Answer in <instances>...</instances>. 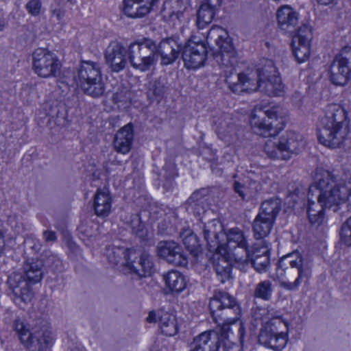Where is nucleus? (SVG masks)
I'll return each instance as SVG.
<instances>
[{"label":"nucleus","instance_id":"f257e3e1","mask_svg":"<svg viewBox=\"0 0 351 351\" xmlns=\"http://www.w3.org/2000/svg\"><path fill=\"white\" fill-rule=\"evenodd\" d=\"M214 40L217 50L219 51V64L224 70L226 83L229 88L234 93L240 94L244 92L251 93L259 90L270 96H281L285 92V86L281 77L270 80L256 82L249 75L244 73L234 74L235 66L238 62L237 52L232 44V40L228 32L219 26H213L206 36L207 43Z\"/></svg>","mask_w":351,"mask_h":351},{"label":"nucleus","instance_id":"f03ea898","mask_svg":"<svg viewBox=\"0 0 351 351\" xmlns=\"http://www.w3.org/2000/svg\"><path fill=\"white\" fill-rule=\"evenodd\" d=\"M182 49L176 38H163L158 44L152 38H143L141 45L135 47L134 53L138 64H141L139 68L146 72L156 65L159 57L161 65L172 64L179 58Z\"/></svg>","mask_w":351,"mask_h":351},{"label":"nucleus","instance_id":"7ed1b4c3","mask_svg":"<svg viewBox=\"0 0 351 351\" xmlns=\"http://www.w3.org/2000/svg\"><path fill=\"white\" fill-rule=\"evenodd\" d=\"M320 123L317 133L319 143L332 149L339 147L349 132V122L344 108L337 104L328 105Z\"/></svg>","mask_w":351,"mask_h":351},{"label":"nucleus","instance_id":"20e7f679","mask_svg":"<svg viewBox=\"0 0 351 351\" xmlns=\"http://www.w3.org/2000/svg\"><path fill=\"white\" fill-rule=\"evenodd\" d=\"M280 285L288 291H297L302 283H307L312 275L311 266L298 251L280 258L276 268Z\"/></svg>","mask_w":351,"mask_h":351},{"label":"nucleus","instance_id":"39448f33","mask_svg":"<svg viewBox=\"0 0 351 351\" xmlns=\"http://www.w3.org/2000/svg\"><path fill=\"white\" fill-rule=\"evenodd\" d=\"M313 191H317V203L326 208L337 206L345 201L348 202L351 208V184L341 185L338 184L335 176L328 171H322L317 174L316 184Z\"/></svg>","mask_w":351,"mask_h":351},{"label":"nucleus","instance_id":"423d86ee","mask_svg":"<svg viewBox=\"0 0 351 351\" xmlns=\"http://www.w3.org/2000/svg\"><path fill=\"white\" fill-rule=\"evenodd\" d=\"M305 145L306 142L300 134L287 131L277 141H267L264 152L271 159L288 160L302 152Z\"/></svg>","mask_w":351,"mask_h":351},{"label":"nucleus","instance_id":"0eeeda50","mask_svg":"<svg viewBox=\"0 0 351 351\" xmlns=\"http://www.w3.org/2000/svg\"><path fill=\"white\" fill-rule=\"evenodd\" d=\"M208 307L213 321L218 326L234 324L241 315V307L237 299L227 292L215 291Z\"/></svg>","mask_w":351,"mask_h":351},{"label":"nucleus","instance_id":"6e6552de","mask_svg":"<svg viewBox=\"0 0 351 351\" xmlns=\"http://www.w3.org/2000/svg\"><path fill=\"white\" fill-rule=\"evenodd\" d=\"M141 43V38L131 43L127 47L121 42L111 41L104 51L105 62L110 71L119 73L125 69L128 63H130L133 69L145 72L143 69L139 68L138 62H136L134 53L135 47L139 46Z\"/></svg>","mask_w":351,"mask_h":351},{"label":"nucleus","instance_id":"1a4fd4ad","mask_svg":"<svg viewBox=\"0 0 351 351\" xmlns=\"http://www.w3.org/2000/svg\"><path fill=\"white\" fill-rule=\"evenodd\" d=\"M250 125L254 133L265 138L278 135L284 128L278 117V108L261 105L256 106L252 112Z\"/></svg>","mask_w":351,"mask_h":351},{"label":"nucleus","instance_id":"9d476101","mask_svg":"<svg viewBox=\"0 0 351 351\" xmlns=\"http://www.w3.org/2000/svg\"><path fill=\"white\" fill-rule=\"evenodd\" d=\"M77 86L83 93L94 98L101 97L106 90L99 64L82 60L77 71Z\"/></svg>","mask_w":351,"mask_h":351},{"label":"nucleus","instance_id":"9b49d317","mask_svg":"<svg viewBox=\"0 0 351 351\" xmlns=\"http://www.w3.org/2000/svg\"><path fill=\"white\" fill-rule=\"evenodd\" d=\"M13 327L21 342L30 351H50L49 348L53 343L50 332H32L28 324L19 318L14 320Z\"/></svg>","mask_w":351,"mask_h":351},{"label":"nucleus","instance_id":"f8f14e48","mask_svg":"<svg viewBox=\"0 0 351 351\" xmlns=\"http://www.w3.org/2000/svg\"><path fill=\"white\" fill-rule=\"evenodd\" d=\"M283 328H287V323L280 317L270 319L260 330L259 343L276 350L284 348L287 342V335L282 330Z\"/></svg>","mask_w":351,"mask_h":351},{"label":"nucleus","instance_id":"ddd939ff","mask_svg":"<svg viewBox=\"0 0 351 351\" xmlns=\"http://www.w3.org/2000/svg\"><path fill=\"white\" fill-rule=\"evenodd\" d=\"M226 247H221V254H226L237 263L246 261L249 256V243L244 232L239 228H232L224 232Z\"/></svg>","mask_w":351,"mask_h":351},{"label":"nucleus","instance_id":"4468645a","mask_svg":"<svg viewBox=\"0 0 351 351\" xmlns=\"http://www.w3.org/2000/svg\"><path fill=\"white\" fill-rule=\"evenodd\" d=\"M181 54L184 67L196 70L204 66L208 57V49L204 41L196 36H192L182 47Z\"/></svg>","mask_w":351,"mask_h":351},{"label":"nucleus","instance_id":"2eb2a0df","mask_svg":"<svg viewBox=\"0 0 351 351\" xmlns=\"http://www.w3.org/2000/svg\"><path fill=\"white\" fill-rule=\"evenodd\" d=\"M330 82L344 86L351 79V47L346 46L337 54L329 68Z\"/></svg>","mask_w":351,"mask_h":351},{"label":"nucleus","instance_id":"dca6fc26","mask_svg":"<svg viewBox=\"0 0 351 351\" xmlns=\"http://www.w3.org/2000/svg\"><path fill=\"white\" fill-rule=\"evenodd\" d=\"M33 70L40 77H56L61 67L57 56L43 48L36 49L32 54Z\"/></svg>","mask_w":351,"mask_h":351},{"label":"nucleus","instance_id":"f3484780","mask_svg":"<svg viewBox=\"0 0 351 351\" xmlns=\"http://www.w3.org/2000/svg\"><path fill=\"white\" fill-rule=\"evenodd\" d=\"M8 289L15 302L28 303L34 296V285L21 272L14 271L8 275L6 281Z\"/></svg>","mask_w":351,"mask_h":351},{"label":"nucleus","instance_id":"a211bd4d","mask_svg":"<svg viewBox=\"0 0 351 351\" xmlns=\"http://www.w3.org/2000/svg\"><path fill=\"white\" fill-rule=\"evenodd\" d=\"M262 180L261 171H247L241 180L234 181L233 190L242 200H246L247 197L253 196L261 190Z\"/></svg>","mask_w":351,"mask_h":351},{"label":"nucleus","instance_id":"6ab92c4d","mask_svg":"<svg viewBox=\"0 0 351 351\" xmlns=\"http://www.w3.org/2000/svg\"><path fill=\"white\" fill-rule=\"evenodd\" d=\"M157 254L169 263L184 267L188 264L186 255L182 247L173 241H162L157 245Z\"/></svg>","mask_w":351,"mask_h":351},{"label":"nucleus","instance_id":"aec40b11","mask_svg":"<svg viewBox=\"0 0 351 351\" xmlns=\"http://www.w3.org/2000/svg\"><path fill=\"white\" fill-rule=\"evenodd\" d=\"M220 326L214 330L202 332L194 337L189 351H219L221 349Z\"/></svg>","mask_w":351,"mask_h":351},{"label":"nucleus","instance_id":"412c9836","mask_svg":"<svg viewBox=\"0 0 351 351\" xmlns=\"http://www.w3.org/2000/svg\"><path fill=\"white\" fill-rule=\"evenodd\" d=\"M202 234L208 250L216 254H222L221 243L224 237L223 226L217 220H212L203 225Z\"/></svg>","mask_w":351,"mask_h":351},{"label":"nucleus","instance_id":"4be33fe9","mask_svg":"<svg viewBox=\"0 0 351 351\" xmlns=\"http://www.w3.org/2000/svg\"><path fill=\"white\" fill-rule=\"evenodd\" d=\"M213 124L214 130L222 140L231 143L236 138L234 126L230 114L221 113L218 117H214Z\"/></svg>","mask_w":351,"mask_h":351},{"label":"nucleus","instance_id":"5701e85b","mask_svg":"<svg viewBox=\"0 0 351 351\" xmlns=\"http://www.w3.org/2000/svg\"><path fill=\"white\" fill-rule=\"evenodd\" d=\"M131 255L132 254L125 263L131 274H134L138 278L150 276L154 267L152 257L146 253H143L137 261H131Z\"/></svg>","mask_w":351,"mask_h":351},{"label":"nucleus","instance_id":"b1692460","mask_svg":"<svg viewBox=\"0 0 351 351\" xmlns=\"http://www.w3.org/2000/svg\"><path fill=\"white\" fill-rule=\"evenodd\" d=\"M134 139V129L132 123H128L116 133L113 146L114 150L120 154H126L132 149Z\"/></svg>","mask_w":351,"mask_h":351},{"label":"nucleus","instance_id":"393cba45","mask_svg":"<svg viewBox=\"0 0 351 351\" xmlns=\"http://www.w3.org/2000/svg\"><path fill=\"white\" fill-rule=\"evenodd\" d=\"M190 5V0H167L163 5L162 14L172 21H182Z\"/></svg>","mask_w":351,"mask_h":351},{"label":"nucleus","instance_id":"a878e982","mask_svg":"<svg viewBox=\"0 0 351 351\" xmlns=\"http://www.w3.org/2000/svg\"><path fill=\"white\" fill-rule=\"evenodd\" d=\"M277 20L281 30L292 34L296 30L298 14L290 6L285 5L278 10Z\"/></svg>","mask_w":351,"mask_h":351},{"label":"nucleus","instance_id":"bb28decb","mask_svg":"<svg viewBox=\"0 0 351 351\" xmlns=\"http://www.w3.org/2000/svg\"><path fill=\"white\" fill-rule=\"evenodd\" d=\"M313 189L309 188L308 192V207L307 215L308 221L311 226L319 227L323 225L326 221L325 208L319 203H317L313 199Z\"/></svg>","mask_w":351,"mask_h":351},{"label":"nucleus","instance_id":"cd10ccee","mask_svg":"<svg viewBox=\"0 0 351 351\" xmlns=\"http://www.w3.org/2000/svg\"><path fill=\"white\" fill-rule=\"evenodd\" d=\"M208 190L204 188L193 192L186 202L187 210L197 217L204 214L208 208Z\"/></svg>","mask_w":351,"mask_h":351},{"label":"nucleus","instance_id":"c85d7f7f","mask_svg":"<svg viewBox=\"0 0 351 351\" xmlns=\"http://www.w3.org/2000/svg\"><path fill=\"white\" fill-rule=\"evenodd\" d=\"M21 273L33 285L40 282L44 276V263L41 259L28 258L24 261Z\"/></svg>","mask_w":351,"mask_h":351},{"label":"nucleus","instance_id":"c756f323","mask_svg":"<svg viewBox=\"0 0 351 351\" xmlns=\"http://www.w3.org/2000/svg\"><path fill=\"white\" fill-rule=\"evenodd\" d=\"M93 206L97 216L108 217L112 208V197L108 191L98 189L94 195Z\"/></svg>","mask_w":351,"mask_h":351},{"label":"nucleus","instance_id":"7c9ffc66","mask_svg":"<svg viewBox=\"0 0 351 351\" xmlns=\"http://www.w3.org/2000/svg\"><path fill=\"white\" fill-rule=\"evenodd\" d=\"M281 201L279 198H269L261 203L259 213L257 215H262L264 218L275 222L281 210Z\"/></svg>","mask_w":351,"mask_h":351},{"label":"nucleus","instance_id":"2f4dec72","mask_svg":"<svg viewBox=\"0 0 351 351\" xmlns=\"http://www.w3.org/2000/svg\"><path fill=\"white\" fill-rule=\"evenodd\" d=\"M163 280L171 293H180L186 287L184 276L178 271H168L163 275Z\"/></svg>","mask_w":351,"mask_h":351},{"label":"nucleus","instance_id":"473e14b6","mask_svg":"<svg viewBox=\"0 0 351 351\" xmlns=\"http://www.w3.org/2000/svg\"><path fill=\"white\" fill-rule=\"evenodd\" d=\"M218 256L217 261L215 263V269L217 279L221 283H224L232 278V267L228 260L226 254H216Z\"/></svg>","mask_w":351,"mask_h":351},{"label":"nucleus","instance_id":"72a5a7b5","mask_svg":"<svg viewBox=\"0 0 351 351\" xmlns=\"http://www.w3.org/2000/svg\"><path fill=\"white\" fill-rule=\"evenodd\" d=\"M274 223L268 219L264 218L262 215H256L252 224L254 238L256 240H261L267 237Z\"/></svg>","mask_w":351,"mask_h":351},{"label":"nucleus","instance_id":"f704fd0d","mask_svg":"<svg viewBox=\"0 0 351 351\" xmlns=\"http://www.w3.org/2000/svg\"><path fill=\"white\" fill-rule=\"evenodd\" d=\"M132 253L134 254V252L123 247L108 246L106 254L110 263L117 265L121 263L125 264Z\"/></svg>","mask_w":351,"mask_h":351},{"label":"nucleus","instance_id":"c9c22d12","mask_svg":"<svg viewBox=\"0 0 351 351\" xmlns=\"http://www.w3.org/2000/svg\"><path fill=\"white\" fill-rule=\"evenodd\" d=\"M123 12L130 18H141L150 12V10L138 0H123Z\"/></svg>","mask_w":351,"mask_h":351},{"label":"nucleus","instance_id":"e433bc0d","mask_svg":"<svg viewBox=\"0 0 351 351\" xmlns=\"http://www.w3.org/2000/svg\"><path fill=\"white\" fill-rule=\"evenodd\" d=\"M159 327L161 332L166 336H173L178 332V327L176 317L165 312L160 315Z\"/></svg>","mask_w":351,"mask_h":351},{"label":"nucleus","instance_id":"4c0bfd02","mask_svg":"<svg viewBox=\"0 0 351 351\" xmlns=\"http://www.w3.org/2000/svg\"><path fill=\"white\" fill-rule=\"evenodd\" d=\"M167 90V86L164 80L160 79L151 81L147 86V97L151 101H160L165 96Z\"/></svg>","mask_w":351,"mask_h":351},{"label":"nucleus","instance_id":"58836bf2","mask_svg":"<svg viewBox=\"0 0 351 351\" xmlns=\"http://www.w3.org/2000/svg\"><path fill=\"white\" fill-rule=\"evenodd\" d=\"M180 238L187 250L194 256H197L201 250L197 235L191 230H185L180 233Z\"/></svg>","mask_w":351,"mask_h":351},{"label":"nucleus","instance_id":"ea45409f","mask_svg":"<svg viewBox=\"0 0 351 351\" xmlns=\"http://www.w3.org/2000/svg\"><path fill=\"white\" fill-rule=\"evenodd\" d=\"M269 251L267 243L265 242V245L262 246L261 256L256 255V258L249 259V262L258 272H263L268 267L269 265Z\"/></svg>","mask_w":351,"mask_h":351},{"label":"nucleus","instance_id":"a19ab883","mask_svg":"<svg viewBox=\"0 0 351 351\" xmlns=\"http://www.w3.org/2000/svg\"><path fill=\"white\" fill-rule=\"evenodd\" d=\"M258 80L256 82L270 80L274 78L280 77L274 62L271 60H265L261 68L257 69Z\"/></svg>","mask_w":351,"mask_h":351},{"label":"nucleus","instance_id":"79ce46f5","mask_svg":"<svg viewBox=\"0 0 351 351\" xmlns=\"http://www.w3.org/2000/svg\"><path fill=\"white\" fill-rule=\"evenodd\" d=\"M215 10L208 7L206 5L201 4L197 13V27L198 29H204L209 25L215 14Z\"/></svg>","mask_w":351,"mask_h":351},{"label":"nucleus","instance_id":"37998d69","mask_svg":"<svg viewBox=\"0 0 351 351\" xmlns=\"http://www.w3.org/2000/svg\"><path fill=\"white\" fill-rule=\"evenodd\" d=\"M165 179L163 187L169 191L173 186V180L178 176L176 165L171 162L165 163L159 175Z\"/></svg>","mask_w":351,"mask_h":351},{"label":"nucleus","instance_id":"c03bdc74","mask_svg":"<svg viewBox=\"0 0 351 351\" xmlns=\"http://www.w3.org/2000/svg\"><path fill=\"white\" fill-rule=\"evenodd\" d=\"M273 293V285L270 280H265L256 285L253 295L254 298H260L264 301H269L271 299Z\"/></svg>","mask_w":351,"mask_h":351},{"label":"nucleus","instance_id":"a18cd8bd","mask_svg":"<svg viewBox=\"0 0 351 351\" xmlns=\"http://www.w3.org/2000/svg\"><path fill=\"white\" fill-rule=\"evenodd\" d=\"M221 330V348L223 351H240V347L229 339L230 326L225 324L220 326Z\"/></svg>","mask_w":351,"mask_h":351},{"label":"nucleus","instance_id":"49530a36","mask_svg":"<svg viewBox=\"0 0 351 351\" xmlns=\"http://www.w3.org/2000/svg\"><path fill=\"white\" fill-rule=\"evenodd\" d=\"M293 53L299 63H302L308 60L310 56V44L309 43H291Z\"/></svg>","mask_w":351,"mask_h":351},{"label":"nucleus","instance_id":"de8ad7c7","mask_svg":"<svg viewBox=\"0 0 351 351\" xmlns=\"http://www.w3.org/2000/svg\"><path fill=\"white\" fill-rule=\"evenodd\" d=\"M126 223L131 228L132 232L141 239H145L147 237V230L138 214H132L130 216L129 220Z\"/></svg>","mask_w":351,"mask_h":351},{"label":"nucleus","instance_id":"09e8293b","mask_svg":"<svg viewBox=\"0 0 351 351\" xmlns=\"http://www.w3.org/2000/svg\"><path fill=\"white\" fill-rule=\"evenodd\" d=\"M312 37L313 36L311 27L308 25L304 24L298 28L297 34L293 36L292 40L294 41V43L299 42L300 43H303L310 44Z\"/></svg>","mask_w":351,"mask_h":351},{"label":"nucleus","instance_id":"8fccbe9b","mask_svg":"<svg viewBox=\"0 0 351 351\" xmlns=\"http://www.w3.org/2000/svg\"><path fill=\"white\" fill-rule=\"evenodd\" d=\"M341 241L347 246H351V217L341 226L340 231Z\"/></svg>","mask_w":351,"mask_h":351},{"label":"nucleus","instance_id":"3c124183","mask_svg":"<svg viewBox=\"0 0 351 351\" xmlns=\"http://www.w3.org/2000/svg\"><path fill=\"white\" fill-rule=\"evenodd\" d=\"M258 243H255L250 250L249 249V256H247V259L246 261H240V265L239 266L240 270L246 271L247 267L248 266L249 259H251V258H256V255H261V252H262V246L258 247Z\"/></svg>","mask_w":351,"mask_h":351},{"label":"nucleus","instance_id":"603ef678","mask_svg":"<svg viewBox=\"0 0 351 351\" xmlns=\"http://www.w3.org/2000/svg\"><path fill=\"white\" fill-rule=\"evenodd\" d=\"M42 8V3L40 0H30L26 4L28 12L34 16L40 14Z\"/></svg>","mask_w":351,"mask_h":351},{"label":"nucleus","instance_id":"864d4df0","mask_svg":"<svg viewBox=\"0 0 351 351\" xmlns=\"http://www.w3.org/2000/svg\"><path fill=\"white\" fill-rule=\"evenodd\" d=\"M158 228L159 233L169 234L173 230V225L171 223L169 217H167L159 223Z\"/></svg>","mask_w":351,"mask_h":351},{"label":"nucleus","instance_id":"5fc2aeb1","mask_svg":"<svg viewBox=\"0 0 351 351\" xmlns=\"http://www.w3.org/2000/svg\"><path fill=\"white\" fill-rule=\"evenodd\" d=\"M8 221L9 225L15 232H20L22 228V223L19 221V218L16 215L9 216Z\"/></svg>","mask_w":351,"mask_h":351},{"label":"nucleus","instance_id":"6e6d98bb","mask_svg":"<svg viewBox=\"0 0 351 351\" xmlns=\"http://www.w3.org/2000/svg\"><path fill=\"white\" fill-rule=\"evenodd\" d=\"M25 244L27 246H29L30 248H32L34 251L35 250H39L40 248V242L35 239V238L32 237H29L25 239Z\"/></svg>","mask_w":351,"mask_h":351},{"label":"nucleus","instance_id":"4d7b16f0","mask_svg":"<svg viewBox=\"0 0 351 351\" xmlns=\"http://www.w3.org/2000/svg\"><path fill=\"white\" fill-rule=\"evenodd\" d=\"M163 313H165V311H158L157 313H156L155 311H150L147 317V321L149 323H155L156 322H158V324H160V315Z\"/></svg>","mask_w":351,"mask_h":351},{"label":"nucleus","instance_id":"13d9d810","mask_svg":"<svg viewBox=\"0 0 351 351\" xmlns=\"http://www.w3.org/2000/svg\"><path fill=\"white\" fill-rule=\"evenodd\" d=\"M221 2L222 0H204L202 3L216 11L220 7Z\"/></svg>","mask_w":351,"mask_h":351},{"label":"nucleus","instance_id":"bf43d9fd","mask_svg":"<svg viewBox=\"0 0 351 351\" xmlns=\"http://www.w3.org/2000/svg\"><path fill=\"white\" fill-rule=\"evenodd\" d=\"M43 236L45 241L50 242V241H55L57 239V237L56 234V232L53 231H49L45 230L43 233Z\"/></svg>","mask_w":351,"mask_h":351},{"label":"nucleus","instance_id":"052dcab7","mask_svg":"<svg viewBox=\"0 0 351 351\" xmlns=\"http://www.w3.org/2000/svg\"><path fill=\"white\" fill-rule=\"evenodd\" d=\"M48 263H51L50 266L53 269H58L62 264L61 261L56 256H49L48 258Z\"/></svg>","mask_w":351,"mask_h":351},{"label":"nucleus","instance_id":"680f3d73","mask_svg":"<svg viewBox=\"0 0 351 351\" xmlns=\"http://www.w3.org/2000/svg\"><path fill=\"white\" fill-rule=\"evenodd\" d=\"M5 246L4 235L2 230L0 229V256L2 254Z\"/></svg>","mask_w":351,"mask_h":351},{"label":"nucleus","instance_id":"e2e57ef3","mask_svg":"<svg viewBox=\"0 0 351 351\" xmlns=\"http://www.w3.org/2000/svg\"><path fill=\"white\" fill-rule=\"evenodd\" d=\"M67 73L71 75V78L66 80L64 82L68 85H72V84H73L75 83L76 80L75 79V77H74L73 74L72 73V72L68 71Z\"/></svg>","mask_w":351,"mask_h":351},{"label":"nucleus","instance_id":"0e129e2a","mask_svg":"<svg viewBox=\"0 0 351 351\" xmlns=\"http://www.w3.org/2000/svg\"><path fill=\"white\" fill-rule=\"evenodd\" d=\"M239 339L241 343H243L244 336H245V328L241 324L239 329Z\"/></svg>","mask_w":351,"mask_h":351},{"label":"nucleus","instance_id":"69168bd1","mask_svg":"<svg viewBox=\"0 0 351 351\" xmlns=\"http://www.w3.org/2000/svg\"><path fill=\"white\" fill-rule=\"evenodd\" d=\"M6 25V22L3 16H0V31H3Z\"/></svg>","mask_w":351,"mask_h":351},{"label":"nucleus","instance_id":"338daca9","mask_svg":"<svg viewBox=\"0 0 351 351\" xmlns=\"http://www.w3.org/2000/svg\"><path fill=\"white\" fill-rule=\"evenodd\" d=\"M318 3L324 5H329L332 3L335 0H316Z\"/></svg>","mask_w":351,"mask_h":351},{"label":"nucleus","instance_id":"774afa93","mask_svg":"<svg viewBox=\"0 0 351 351\" xmlns=\"http://www.w3.org/2000/svg\"><path fill=\"white\" fill-rule=\"evenodd\" d=\"M54 14H56V17H57L58 19H60L61 18V16H62V14H61V12H60V11H55V12H54Z\"/></svg>","mask_w":351,"mask_h":351}]
</instances>
